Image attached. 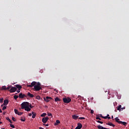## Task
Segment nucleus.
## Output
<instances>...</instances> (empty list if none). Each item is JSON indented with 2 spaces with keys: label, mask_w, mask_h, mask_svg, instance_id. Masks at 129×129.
<instances>
[{
  "label": "nucleus",
  "mask_w": 129,
  "mask_h": 129,
  "mask_svg": "<svg viewBox=\"0 0 129 129\" xmlns=\"http://www.w3.org/2000/svg\"><path fill=\"white\" fill-rule=\"evenodd\" d=\"M29 103L24 102L21 104V109H25L26 111H31V108L29 107Z\"/></svg>",
  "instance_id": "nucleus-1"
},
{
  "label": "nucleus",
  "mask_w": 129,
  "mask_h": 129,
  "mask_svg": "<svg viewBox=\"0 0 129 129\" xmlns=\"http://www.w3.org/2000/svg\"><path fill=\"white\" fill-rule=\"evenodd\" d=\"M63 101L64 103H69L71 102V98H70L69 97L63 98Z\"/></svg>",
  "instance_id": "nucleus-2"
},
{
  "label": "nucleus",
  "mask_w": 129,
  "mask_h": 129,
  "mask_svg": "<svg viewBox=\"0 0 129 129\" xmlns=\"http://www.w3.org/2000/svg\"><path fill=\"white\" fill-rule=\"evenodd\" d=\"M35 91H40L41 89H42V88L40 86H37L35 85L34 87Z\"/></svg>",
  "instance_id": "nucleus-3"
},
{
  "label": "nucleus",
  "mask_w": 129,
  "mask_h": 129,
  "mask_svg": "<svg viewBox=\"0 0 129 129\" xmlns=\"http://www.w3.org/2000/svg\"><path fill=\"white\" fill-rule=\"evenodd\" d=\"M9 91L10 92H11V93H13V92H16V91H17V88L12 86Z\"/></svg>",
  "instance_id": "nucleus-4"
},
{
  "label": "nucleus",
  "mask_w": 129,
  "mask_h": 129,
  "mask_svg": "<svg viewBox=\"0 0 129 129\" xmlns=\"http://www.w3.org/2000/svg\"><path fill=\"white\" fill-rule=\"evenodd\" d=\"M37 84V82H32L30 85H27V87H34L35 85Z\"/></svg>",
  "instance_id": "nucleus-5"
},
{
  "label": "nucleus",
  "mask_w": 129,
  "mask_h": 129,
  "mask_svg": "<svg viewBox=\"0 0 129 129\" xmlns=\"http://www.w3.org/2000/svg\"><path fill=\"white\" fill-rule=\"evenodd\" d=\"M43 99H44V101H46V102H49V101H50V100H51V99H52V98L47 96L46 98H43Z\"/></svg>",
  "instance_id": "nucleus-6"
},
{
  "label": "nucleus",
  "mask_w": 129,
  "mask_h": 129,
  "mask_svg": "<svg viewBox=\"0 0 129 129\" xmlns=\"http://www.w3.org/2000/svg\"><path fill=\"white\" fill-rule=\"evenodd\" d=\"M48 119H49V117H43L42 118V122H43V123H46V122L48 121Z\"/></svg>",
  "instance_id": "nucleus-7"
},
{
  "label": "nucleus",
  "mask_w": 129,
  "mask_h": 129,
  "mask_svg": "<svg viewBox=\"0 0 129 129\" xmlns=\"http://www.w3.org/2000/svg\"><path fill=\"white\" fill-rule=\"evenodd\" d=\"M78 126L75 128V129H81L82 128V124L81 123H78Z\"/></svg>",
  "instance_id": "nucleus-8"
},
{
  "label": "nucleus",
  "mask_w": 129,
  "mask_h": 129,
  "mask_svg": "<svg viewBox=\"0 0 129 129\" xmlns=\"http://www.w3.org/2000/svg\"><path fill=\"white\" fill-rule=\"evenodd\" d=\"M4 105H8L9 104V100L6 99L4 101Z\"/></svg>",
  "instance_id": "nucleus-9"
},
{
  "label": "nucleus",
  "mask_w": 129,
  "mask_h": 129,
  "mask_svg": "<svg viewBox=\"0 0 129 129\" xmlns=\"http://www.w3.org/2000/svg\"><path fill=\"white\" fill-rule=\"evenodd\" d=\"M107 125H110V126H115V125L113 124L112 123L110 122H108V123H106Z\"/></svg>",
  "instance_id": "nucleus-10"
},
{
  "label": "nucleus",
  "mask_w": 129,
  "mask_h": 129,
  "mask_svg": "<svg viewBox=\"0 0 129 129\" xmlns=\"http://www.w3.org/2000/svg\"><path fill=\"white\" fill-rule=\"evenodd\" d=\"M115 120L116 122H117L119 124H120V122L121 121H119V119H118V117H117L115 118Z\"/></svg>",
  "instance_id": "nucleus-11"
},
{
  "label": "nucleus",
  "mask_w": 129,
  "mask_h": 129,
  "mask_svg": "<svg viewBox=\"0 0 129 129\" xmlns=\"http://www.w3.org/2000/svg\"><path fill=\"white\" fill-rule=\"evenodd\" d=\"M27 95L28 96H29L30 97H31V98H33V97H34V95L31 94V93L28 92L27 93Z\"/></svg>",
  "instance_id": "nucleus-12"
},
{
  "label": "nucleus",
  "mask_w": 129,
  "mask_h": 129,
  "mask_svg": "<svg viewBox=\"0 0 129 129\" xmlns=\"http://www.w3.org/2000/svg\"><path fill=\"white\" fill-rule=\"evenodd\" d=\"M97 128L98 129H107V128H105V127H104L101 125H100L97 126Z\"/></svg>",
  "instance_id": "nucleus-13"
},
{
  "label": "nucleus",
  "mask_w": 129,
  "mask_h": 129,
  "mask_svg": "<svg viewBox=\"0 0 129 129\" xmlns=\"http://www.w3.org/2000/svg\"><path fill=\"white\" fill-rule=\"evenodd\" d=\"M16 88H17V89H22V86L20 85H16Z\"/></svg>",
  "instance_id": "nucleus-14"
},
{
  "label": "nucleus",
  "mask_w": 129,
  "mask_h": 129,
  "mask_svg": "<svg viewBox=\"0 0 129 129\" xmlns=\"http://www.w3.org/2000/svg\"><path fill=\"white\" fill-rule=\"evenodd\" d=\"M32 118H35L36 117V113L35 112H32Z\"/></svg>",
  "instance_id": "nucleus-15"
},
{
  "label": "nucleus",
  "mask_w": 129,
  "mask_h": 129,
  "mask_svg": "<svg viewBox=\"0 0 129 129\" xmlns=\"http://www.w3.org/2000/svg\"><path fill=\"white\" fill-rule=\"evenodd\" d=\"M120 124H123V125H124L125 126L126 124H127V123L121 121V122H120Z\"/></svg>",
  "instance_id": "nucleus-16"
},
{
  "label": "nucleus",
  "mask_w": 129,
  "mask_h": 129,
  "mask_svg": "<svg viewBox=\"0 0 129 129\" xmlns=\"http://www.w3.org/2000/svg\"><path fill=\"white\" fill-rule=\"evenodd\" d=\"M72 117H73V118L74 119H77V118H78V117H79V116H77V115H73L72 116Z\"/></svg>",
  "instance_id": "nucleus-17"
},
{
  "label": "nucleus",
  "mask_w": 129,
  "mask_h": 129,
  "mask_svg": "<svg viewBox=\"0 0 129 129\" xmlns=\"http://www.w3.org/2000/svg\"><path fill=\"white\" fill-rule=\"evenodd\" d=\"M117 110H121V105H119L117 107Z\"/></svg>",
  "instance_id": "nucleus-18"
},
{
  "label": "nucleus",
  "mask_w": 129,
  "mask_h": 129,
  "mask_svg": "<svg viewBox=\"0 0 129 129\" xmlns=\"http://www.w3.org/2000/svg\"><path fill=\"white\" fill-rule=\"evenodd\" d=\"M59 123H60V120H56V123H54V125H57V124H59Z\"/></svg>",
  "instance_id": "nucleus-19"
},
{
  "label": "nucleus",
  "mask_w": 129,
  "mask_h": 129,
  "mask_svg": "<svg viewBox=\"0 0 129 129\" xmlns=\"http://www.w3.org/2000/svg\"><path fill=\"white\" fill-rule=\"evenodd\" d=\"M6 119H7L10 123H13V122H12V120H11L10 118H9V117H6Z\"/></svg>",
  "instance_id": "nucleus-20"
},
{
  "label": "nucleus",
  "mask_w": 129,
  "mask_h": 129,
  "mask_svg": "<svg viewBox=\"0 0 129 129\" xmlns=\"http://www.w3.org/2000/svg\"><path fill=\"white\" fill-rule=\"evenodd\" d=\"M2 90H7V87L6 86H3L2 87Z\"/></svg>",
  "instance_id": "nucleus-21"
},
{
  "label": "nucleus",
  "mask_w": 129,
  "mask_h": 129,
  "mask_svg": "<svg viewBox=\"0 0 129 129\" xmlns=\"http://www.w3.org/2000/svg\"><path fill=\"white\" fill-rule=\"evenodd\" d=\"M46 115H47V114L46 113H43L40 116H41V117H44V116H46Z\"/></svg>",
  "instance_id": "nucleus-22"
},
{
  "label": "nucleus",
  "mask_w": 129,
  "mask_h": 129,
  "mask_svg": "<svg viewBox=\"0 0 129 129\" xmlns=\"http://www.w3.org/2000/svg\"><path fill=\"white\" fill-rule=\"evenodd\" d=\"M19 98H22V99L24 98V97L23 96V93H20L19 94Z\"/></svg>",
  "instance_id": "nucleus-23"
},
{
  "label": "nucleus",
  "mask_w": 129,
  "mask_h": 129,
  "mask_svg": "<svg viewBox=\"0 0 129 129\" xmlns=\"http://www.w3.org/2000/svg\"><path fill=\"white\" fill-rule=\"evenodd\" d=\"M47 115L48 116H51V117H53V115H52V113L47 112Z\"/></svg>",
  "instance_id": "nucleus-24"
},
{
  "label": "nucleus",
  "mask_w": 129,
  "mask_h": 129,
  "mask_svg": "<svg viewBox=\"0 0 129 129\" xmlns=\"http://www.w3.org/2000/svg\"><path fill=\"white\" fill-rule=\"evenodd\" d=\"M54 100L55 101L57 102V101H60V99H59V98L58 97H56L55 99H54Z\"/></svg>",
  "instance_id": "nucleus-25"
},
{
  "label": "nucleus",
  "mask_w": 129,
  "mask_h": 129,
  "mask_svg": "<svg viewBox=\"0 0 129 129\" xmlns=\"http://www.w3.org/2000/svg\"><path fill=\"white\" fill-rule=\"evenodd\" d=\"M102 118H104V119H106V118H108L109 119H110L111 118L110 117H107V116H104V117H102Z\"/></svg>",
  "instance_id": "nucleus-26"
},
{
  "label": "nucleus",
  "mask_w": 129,
  "mask_h": 129,
  "mask_svg": "<svg viewBox=\"0 0 129 129\" xmlns=\"http://www.w3.org/2000/svg\"><path fill=\"white\" fill-rule=\"evenodd\" d=\"M14 111H15L16 114H18V113L19 112V111L18 110V109H15Z\"/></svg>",
  "instance_id": "nucleus-27"
},
{
  "label": "nucleus",
  "mask_w": 129,
  "mask_h": 129,
  "mask_svg": "<svg viewBox=\"0 0 129 129\" xmlns=\"http://www.w3.org/2000/svg\"><path fill=\"white\" fill-rule=\"evenodd\" d=\"M10 88H12V86H8L7 88H6V90H9Z\"/></svg>",
  "instance_id": "nucleus-28"
},
{
  "label": "nucleus",
  "mask_w": 129,
  "mask_h": 129,
  "mask_svg": "<svg viewBox=\"0 0 129 129\" xmlns=\"http://www.w3.org/2000/svg\"><path fill=\"white\" fill-rule=\"evenodd\" d=\"M19 96L18 95H14V98H15V99H18V98H19Z\"/></svg>",
  "instance_id": "nucleus-29"
},
{
  "label": "nucleus",
  "mask_w": 129,
  "mask_h": 129,
  "mask_svg": "<svg viewBox=\"0 0 129 129\" xmlns=\"http://www.w3.org/2000/svg\"><path fill=\"white\" fill-rule=\"evenodd\" d=\"M0 102L2 103V102H4V98L0 99Z\"/></svg>",
  "instance_id": "nucleus-30"
},
{
  "label": "nucleus",
  "mask_w": 129,
  "mask_h": 129,
  "mask_svg": "<svg viewBox=\"0 0 129 129\" xmlns=\"http://www.w3.org/2000/svg\"><path fill=\"white\" fill-rule=\"evenodd\" d=\"M17 114H18V115H22V114H23V112H18Z\"/></svg>",
  "instance_id": "nucleus-31"
},
{
  "label": "nucleus",
  "mask_w": 129,
  "mask_h": 129,
  "mask_svg": "<svg viewBox=\"0 0 129 129\" xmlns=\"http://www.w3.org/2000/svg\"><path fill=\"white\" fill-rule=\"evenodd\" d=\"M10 125L11 127H12V128H15V125H14L13 124H10Z\"/></svg>",
  "instance_id": "nucleus-32"
},
{
  "label": "nucleus",
  "mask_w": 129,
  "mask_h": 129,
  "mask_svg": "<svg viewBox=\"0 0 129 129\" xmlns=\"http://www.w3.org/2000/svg\"><path fill=\"white\" fill-rule=\"evenodd\" d=\"M36 98L38 100L41 99V97L40 96H36Z\"/></svg>",
  "instance_id": "nucleus-33"
},
{
  "label": "nucleus",
  "mask_w": 129,
  "mask_h": 129,
  "mask_svg": "<svg viewBox=\"0 0 129 129\" xmlns=\"http://www.w3.org/2000/svg\"><path fill=\"white\" fill-rule=\"evenodd\" d=\"M12 120H13V121H16V118H15L14 117H12Z\"/></svg>",
  "instance_id": "nucleus-34"
},
{
  "label": "nucleus",
  "mask_w": 129,
  "mask_h": 129,
  "mask_svg": "<svg viewBox=\"0 0 129 129\" xmlns=\"http://www.w3.org/2000/svg\"><path fill=\"white\" fill-rule=\"evenodd\" d=\"M79 119H85V117H80L79 118Z\"/></svg>",
  "instance_id": "nucleus-35"
},
{
  "label": "nucleus",
  "mask_w": 129,
  "mask_h": 129,
  "mask_svg": "<svg viewBox=\"0 0 129 129\" xmlns=\"http://www.w3.org/2000/svg\"><path fill=\"white\" fill-rule=\"evenodd\" d=\"M2 109H3V110H5V109H7V106H4Z\"/></svg>",
  "instance_id": "nucleus-36"
},
{
  "label": "nucleus",
  "mask_w": 129,
  "mask_h": 129,
  "mask_svg": "<svg viewBox=\"0 0 129 129\" xmlns=\"http://www.w3.org/2000/svg\"><path fill=\"white\" fill-rule=\"evenodd\" d=\"M97 122H98L99 123H101V124L103 123V122L99 121V120L97 121Z\"/></svg>",
  "instance_id": "nucleus-37"
},
{
  "label": "nucleus",
  "mask_w": 129,
  "mask_h": 129,
  "mask_svg": "<svg viewBox=\"0 0 129 129\" xmlns=\"http://www.w3.org/2000/svg\"><path fill=\"white\" fill-rule=\"evenodd\" d=\"M36 86H40L41 87V83H38L37 84V85H36Z\"/></svg>",
  "instance_id": "nucleus-38"
},
{
  "label": "nucleus",
  "mask_w": 129,
  "mask_h": 129,
  "mask_svg": "<svg viewBox=\"0 0 129 129\" xmlns=\"http://www.w3.org/2000/svg\"><path fill=\"white\" fill-rule=\"evenodd\" d=\"M29 107H30V108H33V106H32L31 104H29Z\"/></svg>",
  "instance_id": "nucleus-39"
},
{
  "label": "nucleus",
  "mask_w": 129,
  "mask_h": 129,
  "mask_svg": "<svg viewBox=\"0 0 129 129\" xmlns=\"http://www.w3.org/2000/svg\"><path fill=\"white\" fill-rule=\"evenodd\" d=\"M96 119H99V120H101V118H100L99 117H96Z\"/></svg>",
  "instance_id": "nucleus-40"
},
{
  "label": "nucleus",
  "mask_w": 129,
  "mask_h": 129,
  "mask_svg": "<svg viewBox=\"0 0 129 129\" xmlns=\"http://www.w3.org/2000/svg\"><path fill=\"white\" fill-rule=\"evenodd\" d=\"M20 120H21V121H25L26 120V119H25V118H24V119L21 118V119H20Z\"/></svg>",
  "instance_id": "nucleus-41"
},
{
  "label": "nucleus",
  "mask_w": 129,
  "mask_h": 129,
  "mask_svg": "<svg viewBox=\"0 0 129 129\" xmlns=\"http://www.w3.org/2000/svg\"><path fill=\"white\" fill-rule=\"evenodd\" d=\"M17 92H18V93H20V92H21V89H18V90L17 91Z\"/></svg>",
  "instance_id": "nucleus-42"
},
{
  "label": "nucleus",
  "mask_w": 129,
  "mask_h": 129,
  "mask_svg": "<svg viewBox=\"0 0 129 129\" xmlns=\"http://www.w3.org/2000/svg\"><path fill=\"white\" fill-rule=\"evenodd\" d=\"M91 113H92V114L94 113V111L93 110H91Z\"/></svg>",
  "instance_id": "nucleus-43"
},
{
  "label": "nucleus",
  "mask_w": 129,
  "mask_h": 129,
  "mask_svg": "<svg viewBox=\"0 0 129 129\" xmlns=\"http://www.w3.org/2000/svg\"><path fill=\"white\" fill-rule=\"evenodd\" d=\"M23 98H24L25 97H27V96H26V95L25 94H23Z\"/></svg>",
  "instance_id": "nucleus-44"
},
{
  "label": "nucleus",
  "mask_w": 129,
  "mask_h": 129,
  "mask_svg": "<svg viewBox=\"0 0 129 129\" xmlns=\"http://www.w3.org/2000/svg\"><path fill=\"white\" fill-rule=\"evenodd\" d=\"M32 113H30L29 114H28V115H29V116H31V115H32Z\"/></svg>",
  "instance_id": "nucleus-45"
},
{
  "label": "nucleus",
  "mask_w": 129,
  "mask_h": 129,
  "mask_svg": "<svg viewBox=\"0 0 129 129\" xmlns=\"http://www.w3.org/2000/svg\"><path fill=\"white\" fill-rule=\"evenodd\" d=\"M100 117H101L102 118V117H104L103 116H102V114H100Z\"/></svg>",
  "instance_id": "nucleus-46"
},
{
  "label": "nucleus",
  "mask_w": 129,
  "mask_h": 129,
  "mask_svg": "<svg viewBox=\"0 0 129 129\" xmlns=\"http://www.w3.org/2000/svg\"><path fill=\"white\" fill-rule=\"evenodd\" d=\"M125 108L123 107V108H121V110H123V109H124Z\"/></svg>",
  "instance_id": "nucleus-47"
},
{
  "label": "nucleus",
  "mask_w": 129,
  "mask_h": 129,
  "mask_svg": "<svg viewBox=\"0 0 129 129\" xmlns=\"http://www.w3.org/2000/svg\"><path fill=\"white\" fill-rule=\"evenodd\" d=\"M3 112V111H2V109L0 108V113Z\"/></svg>",
  "instance_id": "nucleus-48"
},
{
  "label": "nucleus",
  "mask_w": 129,
  "mask_h": 129,
  "mask_svg": "<svg viewBox=\"0 0 129 129\" xmlns=\"http://www.w3.org/2000/svg\"><path fill=\"white\" fill-rule=\"evenodd\" d=\"M45 125H46V126H48L49 124H46Z\"/></svg>",
  "instance_id": "nucleus-49"
},
{
  "label": "nucleus",
  "mask_w": 129,
  "mask_h": 129,
  "mask_svg": "<svg viewBox=\"0 0 129 129\" xmlns=\"http://www.w3.org/2000/svg\"><path fill=\"white\" fill-rule=\"evenodd\" d=\"M39 129H44V128L41 127H39Z\"/></svg>",
  "instance_id": "nucleus-50"
},
{
  "label": "nucleus",
  "mask_w": 129,
  "mask_h": 129,
  "mask_svg": "<svg viewBox=\"0 0 129 129\" xmlns=\"http://www.w3.org/2000/svg\"><path fill=\"white\" fill-rule=\"evenodd\" d=\"M106 116H107V117H108V116H109V114H107Z\"/></svg>",
  "instance_id": "nucleus-51"
},
{
  "label": "nucleus",
  "mask_w": 129,
  "mask_h": 129,
  "mask_svg": "<svg viewBox=\"0 0 129 129\" xmlns=\"http://www.w3.org/2000/svg\"><path fill=\"white\" fill-rule=\"evenodd\" d=\"M2 123H3V122L0 121V124H2Z\"/></svg>",
  "instance_id": "nucleus-52"
},
{
  "label": "nucleus",
  "mask_w": 129,
  "mask_h": 129,
  "mask_svg": "<svg viewBox=\"0 0 129 129\" xmlns=\"http://www.w3.org/2000/svg\"><path fill=\"white\" fill-rule=\"evenodd\" d=\"M111 118H113V116H111Z\"/></svg>",
  "instance_id": "nucleus-53"
},
{
  "label": "nucleus",
  "mask_w": 129,
  "mask_h": 129,
  "mask_svg": "<svg viewBox=\"0 0 129 129\" xmlns=\"http://www.w3.org/2000/svg\"><path fill=\"white\" fill-rule=\"evenodd\" d=\"M1 106L3 107V106H4V105H2Z\"/></svg>",
  "instance_id": "nucleus-54"
},
{
  "label": "nucleus",
  "mask_w": 129,
  "mask_h": 129,
  "mask_svg": "<svg viewBox=\"0 0 129 129\" xmlns=\"http://www.w3.org/2000/svg\"><path fill=\"white\" fill-rule=\"evenodd\" d=\"M1 129H5V128H2Z\"/></svg>",
  "instance_id": "nucleus-55"
},
{
  "label": "nucleus",
  "mask_w": 129,
  "mask_h": 129,
  "mask_svg": "<svg viewBox=\"0 0 129 129\" xmlns=\"http://www.w3.org/2000/svg\"><path fill=\"white\" fill-rule=\"evenodd\" d=\"M71 129H73V128H72Z\"/></svg>",
  "instance_id": "nucleus-56"
},
{
  "label": "nucleus",
  "mask_w": 129,
  "mask_h": 129,
  "mask_svg": "<svg viewBox=\"0 0 129 129\" xmlns=\"http://www.w3.org/2000/svg\"><path fill=\"white\" fill-rule=\"evenodd\" d=\"M0 120H1V118H0Z\"/></svg>",
  "instance_id": "nucleus-57"
}]
</instances>
